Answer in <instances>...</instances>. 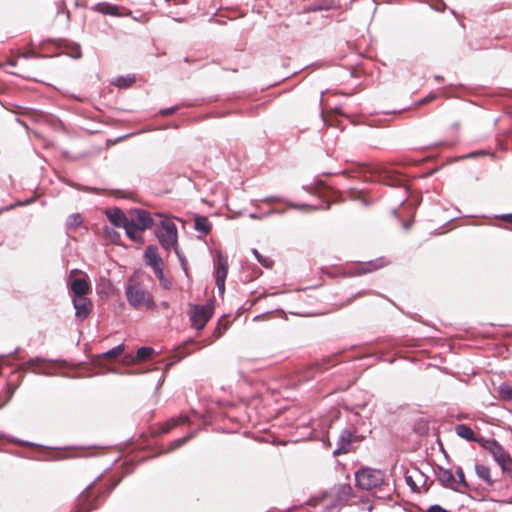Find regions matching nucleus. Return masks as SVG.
<instances>
[{"instance_id":"obj_40","label":"nucleus","mask_w":512,"mask_h":512,"mask_svg":"<svg viewBox=\"0 0 512 512\" xmlns=\"http://www.w3.org/2000/svg\"><path fill=\"white\" fill-rule=\"evenodd\" d=\"M177 110L176 107L168 108L162 111L163 115H171Z\"/></svg>"},{"instance_id":"obj_5","label":"nucleus","mask_w":512,"mask_h":512,"mask_svg":"<svg viewBox=\"0 0 512 512\" xmlns=\"http://www.w3.org/2000/svg\"><path fill=\"white\" fill-rule=\"evenodd\" d=\"M126 298L129 304L136 309L155 308V302L153 300V297L139 284L129 285L126 288Z\"/></svg>"},{"instance_id":"obj_31","label":"nucleus","mask_w":512,"mask_h":512,"mask_svg":"<svg viewBox=\"0 0 512 512\" xmlns=\"http://www.w3.org/2000/svg\"><path fill=\"white\" fill-rule=\"evenodd\" d=\"M192 437H193L192 435H188V436H185L183 438H180V439H177V440L173 441L170 444V447H169L168 451H173L175 449H178L179 447H181L182 445L187 443Z\"/></svg>"},{"instance_id":"obj_43","label":"nucleus","mask_w":512,"mask_h":512,"mask_svg":"<svg viewBox=\"0 0 512 512\" xmlns=\"http://www.w3.org/2000/svg\"><path fill=\"white\" fill-rule=\"evenodd\" d=\"M433 98H434V97H427L426 99H424V100L422 101V103H427L430 99H433Z\"/></svg>"},{"instance_id":"obj_18","label":"nucleus","mask_w":512,"mask_h":512,"mask_svg":"<svg viewBox=\"0 0 512 512\" xmlns=\"http://www.w3.org/2000/svg\"><path fill=\"white\" fill-rule=\"evenodd\" d=\"M475 472L477 476L483 480L489 487L494 485V480L491 477V470L488 466L483 464L475 465Z\"/></svg>"},{"instance_id":"obj_15","label":"nucleus","mask_w":512,"mask_h":512,"mask_svg":"<svg viewBox=\"0 0 512 512\" xmlns=\"http://www.w3.org/2000/svg\"><path fill=\"white\" fill-rule=\"evenodd\" d=\"M108 220L115 227H122L126 230L128 224V215H125L119 208H110L106 210Z\"/></svg>"},{"instance_id":"obj_36","label":"nucleus","mask_w":512,"mask_h":512,"mask_svg":"<svg viewBox=\"0 0 512 512\" xmlns=\"http://www.w3.org/2000/svg\"><path fill=\"white\" fill-rule=\"evenodd\" d=\"M428 512H447V510L439 505H433L428 509Z\"/></svg>"},{"instance_id":"obj_3","label":"nucleus","mask_w":512,"mask_h":512,"mask_svg":"<svg viewBox=\"0 0 512 512\" xmlns=\"http://www.w3.org/2000/svg\"><path fill=\"white\" fill-rule=\"evenodd\" d=\"M478 444L492 455L503 473L512 475V457L497 440L481 438Z\"/></svg>"},{"instance_id":"obj_2","label":"nucleus","mask_w":512,"mask_h":512,"mask_svg":"<svg viewBox=\"0 0 512 512\" xmlns=\"http://www.w3.org/2000/svg\"><path fill=\"white\" fill-rule=\"evenodd\" d=\"M127 222V236L134 242L143 243V232L153 225L151 214L146 210H131Z\"/></svg>"},{"instance_id":"obj_16","label":"nucleus","mask_w":512,"mask_h":512,"mask_svg":"<svg viewBox=\"0 0 512 512\" xmlns=\"http://www.w3.org/2000/svg\"><path fill=\"white\" fill-rule=\"evenodd\" d=\"M189 418L187 416L181 415L177 418H172L159 426L158 431L154 432V436H161L170 432L175 427L187 423Z\"/></svg>"},{"instance_id":"obj_42","label":"nucleus","mask_w":512,"mask_h":512,"mask_svg":"<svg viewBox=\"0 0 512 512\" xmlns=\"http://www.w3.org/2000/svg\"><path fill=\"white\" fill-rule=\"evenodd\" d=\"M435 80L437 82H443L444 81V78L442 76H435Z\"/></svg>"},{"instance_id":"obj_11","label":"nucleus","mask_w":512,"mask_h":512,"mask_svg":"<svg viewBox=\"0 0 512 512\" xmlns=\"http://www.w3.org/2000/svg\"><path fill=\"white\" fill-rule=\"evenodd\" d=\"M73 305L77 318L84 320L92 311V302L86 296L73 297Z\"/></svg>"},{"instance_id":"obj_7","label":"nucleus","mask_w":512,"mask_h":512,"mask_svg":"<svg viewBox=\"0 0 512 512\" xmlns=\"http://www.w3.org/2000/svg\"><path fill=\"white\" fill-rule=\"evenodd\" d=\"M214 308L210 304L206 305H189L187 314L191 321L192 327L201 330L205 327L207 322L211 319Z\"/></svg>"},{"instance_id":"obj_38","label":"nucleus","mask_w":512,"mask_h":512,"mask_svg":"<svg viewBox=\"0 0 512 512\" xmlns=\"http://www.w3.org/2000/svg\"><path fill=\"white\" fill-rule=\"evenodd\" d=\"M116 10H117V7L116 6H107L106 9H105V12L110 14V15H116Z\"/></svg>"},{"instance_id":"obj_8","label":"nucleus","mask_w":512,"mask_h":512,"mask_svg":"<svg viewBox=\"0 0 512 512\" xmlns=\"http://www.w3.org/2000/svg\"><path fill=\"white\" fill-rule=\"evenodd\" d=\"M388 261L384 257H380L371 261L361 262L349 269V275L360 276L368 273L375 272L388 265Z\"/></svg>"},{"instance_id":"obj_21","label":"nucleus","mask_w":512,"mask_h":512,"mask_svg":"<svg viewBox=\"0 0 512 512\" xmlns=\"http://www.w3.org/2000/svg\"><path fill=\"white\" fill-rule=\"evenodd\" d=\"M354 496L350 484H341L337 487V497L340 501H348Z\"/></svg>"},{"instance_id":"obj_34","label":"nucleus","mask_w":512,"mask_h":512,"mask_svg":"<svg viewBox=\"0 0 512 512\" xmlns=\"http://www.w3.org/2000/svg\"><path fill=\"white\" fill-rule=\"evenodd\" d=\"M70 55L74 58H78L81 56V48L78 45H74L72 47V51L70 52Z\"/></svg>"},{"instance_id":"obj_27","label":"nucleus","mask_w":512,"mask_h":512,"mask_svg":"<svg viewBox=\"0 0 512 512\" xmlns=\"http://www.w3.org/2000/svg\"><path fill=\"white\" fill-rule=\"evenodd\" d=\"M227 327H228V322L224 318H221L218 322L217 327L215 328V330L213 332V336L215 337V339H219L223 335V333L226 331Z\"/></svg>"},{"instance_id":"obj_33","label":"nucleus","mask_w":512,"mask_h":512,"mask_svg":"<svg viewBox=\"0 0 512 512\" xmlns=\"http://www.w3.org/2000/svg\"><path fill=\"white\" fill-rule=\"evenodd\" d=\"M350 198L354 200H362L365 206L369 205L368 201L365 199L364 194L362 192L352 191L350 193Z\"/></svg>"},{"instance_id":"obj_30","label":"nucleus","mask_w":512,"mask_h":512,"mask_svg":"<svg viewBox=\"0 0 512 512\" xmlns=\"http://www.w3.org/2000/svg\"><path fill=\"white\" fill-rule=\"evenodd\" d=\"M43 364V360L36 358V359H30L26 363L23 364L24 368L26 370H32L35 371L36 368H41Z\"/></svg>"},{"instance_id":"obj_20","label":"nucleus","mask_w":512,"mask_h":512,"mask_svg":"<svg viewBox=\"0 0 512 512\" xmlns=\"http://www.w3.org/2000/svg\"><path fill=\"white\" fill-rule=\"evenodd\" d=\"M195 229L204 235H207L210 233L212 229V225L209 222L208 218L205 216H197L195 218Z\"/></svg>"},{"instance_id":"obj_24","label":"nucleus","mask_w":512,"mask_h":512,"mask_svg":"<svg viewBox=\"0 0 512 512\" xmlns=\"http://www.w3.org/2000/svg\"><path fill=\"white\" fill-rule=\"evenodd\" d=\"M82 221H83V219H82L81 215L76 213V214L70 215L67 218L66 225L69 229L77 228L82 224Z\"/></svg>"},{"instance_id":"obj_39","label":"nucleus","mask_w":512,"mask_h":512,"mask_svg":"<svg viewBox=\"0 0 512 512\" xmlns=\"http://www.w3.org/2000/svg\"><path fill=\"white\" fill-rule=\"evenodd\" d=\"M500 219L512 224V214H504L500 216Z\"/></svg>"},{"instance_id":"obj_22","label":"nucleus","mask_w":512,"mask_h":512,"mask_svg":"<svg viewBox=\"0 0 512 512\" xmlns=\"http://www.w3.org/2000/svg\"><path fill=\"white\" fill-rule=\"evenodd\" d=\"M498 394L503 400H512V386L501 384L498 388Z\"/></svg>"},{"instance_id":"obj_4","label":"nucleus","mask_w":512,"mask_h":512,"mask_svg":"<svg viewBox=\"0 0 512 512\" xmlns=\"http://www.w3.org/2000/svg\"><path fill=\"white\" fill-rule=\"evenodd\" d=\"M160 218L159 227L156 229V236L165 250L175 248L178 242V232L175 223L167 217L158 215Z\"/></svg>"},{"instance_id":"obj_29","label":"nucleus","mask_w":512,"mask_h":512,"mask_svg":"<svg viewBox=\"0 0 512 512\" xmlns=\"http://www.w3.org/2000/svg\"><path fill=\"white\" fill-rule=\"evenodd\" d=\"M134 82V78L130 77H119L115 80L114 84L115 86L119 88H128L130 87Z\"/></svg>"},{"instance_id":"obj_41","label":"nucleus","mask_w":512,"mask_h":512,"mask_svg":"<svg viewBox=\"0 0 512 512\" xmlns=\"http://www.w3.org/2000/svg\"><path fill=\"white\" fill-rule=\"evenodd\" d=\"M313 368H317L320 372L326 370L328 367H324L323 364L316 363L313 365Z\"/></svg>"},{"instance_id":"obj_25","label":"nucleus","mask_w":512,"mask_h":512,"mask_svg":"<svg viewBox=\"0 0 512 512\" xmlns=\"http://www.w3.org/2000/svg\"><path fill=\"white\" fill-rule=\"evenodd\" d=\"M124 350H125L124 344H120V345L112 348L111 350L107 351L106 353H104L103 356L108 359H115L118 356H120L124 352Z\"/></svg>"},{"instance_id":"obj_28","label":"nucleus","mask_w":512,"mask_h":512,"mask_svg":"<svg viewBox=\"0 0 512 512\" xmlns=\"http://www.w3.org/2000/svg\"><path fill=\"white\" fill-rule=\"evenodd\" d=\"M153 352H154V350L150 347H141L138 349L135 359L137 361L145 360L148 357H150Z\"/></svg>"},{"instance_id":"obj_1","label":"nucleus","mask_w":512,"mask_h":512,"mask_svg":"<svg viewBox=\"0 0 512 512\" xmlns=\"http://www.w3.org/2000/svg\"><path fill=\"white\" fill-rule=\"evenodd\" d=\"M345 177H363L366 181H378L388 186H402L405 178L400 173L383 167L358 166L355 169H347L342 172Z\"/></svg>"},{"instance_id":"obj_10","label":"nucleus","mask_w":512,"mask_h":512,"mask_svg":"<svg viewBox=\"0 0 512 512\" xmlns=\"http://www.w3.org/2000/svg\"><path fill=\"white\" fill-rule=\"evenodd\" d=\"M438 482L445 488L463 493V489L457 486L456 477L450 469L438 467L435 471Z\"/></svg>"},{"instance_id":"obj_9","label":"nucleus","mask_w":512,"mask_h":512,"mask_svg":"<svg viewBox=\"0 0 512 512\" xmlns=\"http://www.w3.org/2000/svg\"><path fill=\"white\" fill-rule=\"evenodd\" d=\"M83 274L79 270H72L70 273V289L74 294V297L77 296H86L91 292V285L87 280V276L84 275L82 278H76L75 275Z\"/></svg>"},{"instance_id":"obj_44","label":"nucleus","mask_w":512,"mask_h":512,"mask_svg":"<svg viewBox=\"0 0 512 512\" xmlns=\"http://www.w3.org/2000/svg\"><path fill=\"white\" fill-rule=\"evenodd\" d=\"M322 116H323V120H324V122H327V119H326V117L324 116V114H322Z\"/></svg>"},{"instance_id":"obj_13","label":"nucleus","mask_w":512,"mask_h":512,"mask_svg":"<svg viewBox=\"0 0 512 512\" xmlns=\"http://www.w3.org/2000/svg\"><path fill=\"white\" fill-rule=\"evenodd\" d=\"M355 439L356 437L353 432L349 430L342 431L338 438V446L334 450V454L340 455L350 452L351 445L355 441Z\"/></svg>"},{"instance_id":"obj_14","label":"nucleus","mask_w":512,"mask_h":512,"mask_svg":"<svg viewBox=\"0 0 512 512\" xmlns=\"http://www.w3.org/2000/svg\"><path fill=\"white\" fill-rule=\"evenodd\" d=\"M146 264L149 265L154 272H159L162 268L163 261L158 255V249L155 246H148L145 251Z\"/></svg>"},{"instance_id":"obj_32","label":"nucleus","mask_w":512,"mask_h":512,"mask_svg":"<svg viewBox=\"0 0 512 512\" xmlns=\"http://www.w3.org/2000/svg\"><path fill=\"white\" fill-rule=\"evenodd\" d=\"M155 274H156L157 278L159 279L160 284L163 288L169 289L171 287V282L164 277L163 269L160 270V273L155 272Z\"/></svg>"},{"instance_id":"obj_26","label":"nucleus","mask_w":512,"mask_h":512,"mask_svg":"<svg viewBox=\"0 0 512 512\" xmlns=\"http://www.w3.org/2000/svg\"><path fill=\"white\" fill-rule=\"evenodd\" d=\"M456 475L458 476V479H456L457 486L463 489V493H465L466 490L469 488V485L466 481L462 468L457 469Z\"/></svg>"},{"instance_id":"obj_35","label":"nucleus","mask_w":512,"mask_h":512,"mask_svg":"<svg viewBox=\"0 0 512 512\" xmlns=\"http://www.w3.org/2000/svg\"><path fill=\"white\" fill-rule=\"evenodd\" d=\"M184 357H185V354H180V355L175 354V355H173L172 361L167 365V367H169V366L173 365L174 363L180 361Z\"/></svg>"},{"instance_id":"obj_12","label":"nucleus","mask_w":512,"mask_h":512,"mask_svg":"<svg viewBox=\"0 0 512 512\" xmlns=\"http://www.w3.org/2000/svg\"><path fill=\"white\" fill-rule=\"evenodd\" d=\"M227 273H228V261L224 256L219 255L217 258V261H216L215 276H216V285H217L218 289L222 292L225 289V279L227 277Z\"/></svg>"},{"instance_id":"obj_6","label":"nucleus","mask_w":512,"mask_h":512,"mask_svg":"<svg viewBox=\"0 0 512 512\" xmlns=\"http://www.w3.org/2000/svg\"><path fill=\"white\" fill-rule=\"evenodd\" d=\"M356 486L361 490H372L384 481V474L377 469L362 468L355 473Z\"/></svg>"},{"instance_id":"obj_19","label":"nucleus","mask_w":512,"mask_h":512,"mask_svg":"<svg viewBox=\"0 0 512 512\" xmlns=\"http://www.w3.org/2000/svg\"><path fill=\"white\" fill-rule=\"evenodd\" d=\"M90 487L82 493V495L79 498L80 505L78 507V510L76 512H90L94 510L96 507L93 505V503L89 500L91 493H90Z\"/></svg>"},{"instance_id":"obj_17","label":"nucleus","mask_w":512,"mask_h":512,"mask_svg":"<svg viewBox=\"0 0 512 512\" xmlns=\"http://www.w3.org/2000/svg\"><path fill=\"white\" fill-rule=\"evenodd\" d=\"M456 434L467 440V441H474L478 443V440H480L482 437H477L475 435V432L466 424H459L455 427Z\"/></svg>"},{"instance_id":"obj_37","label":"nucleus","mask_w":512,"mask_h":512,"mask_svg":"<svg viewBox=\"0 0 512 512\" xmlns=\"http://www.w3.org/2000/svg\"><path fill=\"white\" fill-rule=\"evenodd\" d=\"M406 483L413 489L415 490L417 488V485L416 483L414 482V480L412 479V476H406Z\"/></svg>"},{"instance_id":"obj_23","label":"nucleus","mask_w":512,"mask_h":512,"mask_svg":"<svg viewBox=\"0 0 512 512\" xmlns=\"http://www.w3.org/2000/svg\"><path fill=\"white\" fill-rule=\"evenodd\" d=\"M253 254L255 255L256 259L265 267V268H272L274 265V261L268 257L261 255L256 249L252 250Z\"/></svg>"}]
</instances>
